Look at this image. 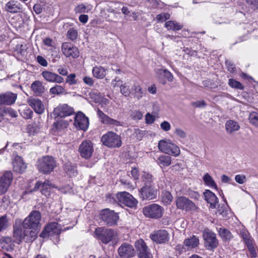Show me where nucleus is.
Returning a JSON list of instances; mask_svg holds the SVG:
<instances>
[{
    "mask_svg": "<svg viewBox=\"0 0 258 258\" xmlns=\"http://www.w3.org/2000/svg\"><path fill=\"white\" fill-rule=\"evenodd\" d=\"M31 88L36 96H41L45 91L44 86L39 81H35L31 85Z\"/></svg>",
    "mask_w": 258,
    "mask_h": 258,
    "instance_id": "7c9ffc66",
    "label": "nucleus"
},
{
    "mask_svg": "<svg viewBox=\"0 0 258 258\" xmlns=\"http://www.w3.org/2000/svg\"><path fill=\"white\" fill-rule=\"evenodd\" d=\"M65 89L61 86L56 85L50 89L49 92L51 94L60 95L64 92Z\"/></svg>",
    "mask_w": 258,
    "mask_h": 258,
    "instance_id": "79ce46f5",
    "label": "nucleus"
},
{
    "mask_svg": "<svg viewBox=\"0 0 258 258\" xmlns=\"http://www.w3.org/2000/svg\"><path fill=\"white\" fill-rule=\"evenodd\" d=\"M107 70L101 66H95L92 69V74L94 77L102 79L105 77Z\"/></svg>",
    "mask_w": 258,
    "mask_h": 258,
    "instance_id": "2f4dec72",
    "label": "nucleus"
},
{
    "mask_svg": "<svg viewBox=\"0 0 258 258\" xmlns=\"http://www.w3.org/2000/svg\"><path fill=\"white\" fill-rule=\"evenodd\" d=\"M155 119V117L150 113H147L145 115L146 122L147 124L153 123L154 122Z\"/></svg>",
    "mask_w": 258,
    "mask_h": 258,
    "instance_id": "338daca9",
    "label": "nucleus"
},
{
    "mask_svg": "<svg viewBox=\"0 0 258 258\" xmlns=\"http://www.w3.org/2000/svg\"><path fill=\"white\" fill-rule=\"evenodd\" d=\"M41 74L44 79L49 82H55L59 84L62 83L64 81L62 77L49 71H43Z\"/></svg>",
    "mask_w": 258,
    "mask_h": 258,
    "instance_id": "b1692460",
    "label": "nucleus"
},
{
    "mask_svg": "<svg viewBox=\"0 0 258 258\" xmlns=\"http://www.w3.org/2000/svg\"><path fill=\"white\" fill-rule=\"evenodd\" d=\"M36 166L39 172L48 174L56 167V162L52 156H45L38 159Z\"/></svg>",
    "mask_w": 258,
    "mask_h": 258,
    "instance_id": "7ed1b4c3",
    "label": "nucleus"
},
{
    "mask_svg": "<svg viewBox=\"0 0 258 258\" xmlns=\"http://www.w3.org/2000/svg\"><path fill=\"white\" fill-rule=\"evenodd\" d=\"M162 76H163L169 82H172L173 80L172 74L166 69H158L157 70V77L160 79Z\"/></svg>",
    "mask_w": 258,
    "mask_h": 258,
    "instance_id": "4c0bfd02",
    "label": "nucleus"
},
{
    "mask_svg": "<svg viewBox=\"0 0 258 258\" xmlns=\"http://www.w3.org/2000/svg\"><path fill=\"white\" fill-rule=\"evenodd\" d=\"M27 103L36 113L41 114L44 112V105L39 99L30 97L28 99Z\"/></svg>",
    "mask_w": 258,
    "mask_h": 258,
    "instance_id": "5701e85b",
    "label": "nucleus"
},
{
    "mask_svg": "<svg viewBox=\"0 0 258 258\" xmlns=\"http://www.w3.org/2000/svg\"><path fill=\"white\" fill-rule=\"evenodd\" d=\"M173 199L171 194L167 191L164 192L162 194V201L165 205H169Z\"/></svg>",
    "mask_w": 258,
    "mask_h": 258,
    "instance_id": "37998d69",
    "label": "nucleus"
},
{
    "mask_svg": "<svg viewBox=\"0 0 258 258\" xmlns=\"http://www.w3.org/2000/svg\"><path fill=\"white\" fill-rule=\"evenodd\" d=\"M108 202L113 204L124 205L131 208L137 207L138 201L130 193L126 191L118 192L114 196L108 195L107 197Z\"/></svg>",
    "mask_w": 258,
    "mask_h": 258,
    "instance_id": "f03ea898",
    "label": "nucleus"
},
{
    "mask_svg": "<svg viewBox=\"0 0 258 258\" xmlns=\"http://www.w3.org/2000/svg\"><path fill=\"white\" fill-rule=\"evenodd\" d=\"M170 18V15L168 13H163L160 14L156 16V19L158 21H165Z\"/></svg>",
    "mask_w": 258,
    "mask_h": 258,
    "instance_id": "052dcab7",
    "label": "nucleus"
},
{
    "mask_svg": "<svg viewBox=\"0 0 258 258\" xmlns=\"http://www.w3.org/2000/svg\"><path fill=\"white\" fill-rule=\"evenodd\" d=\"M143 213L148 218L159 219L162 217L164 209L157 204H152L143 208Z\"/></svg>",
    "mask_w": 258,
    "mask_h": 258,
    "instance_id": "6e6552de",
    "label": "nucleus"
},
{
    "mask_svg": "<svg viewBox=\"0 0 258 258\" xmlns=\"http://www.w3.org/2000/svg\"><path fill=\"white\" fill-rule=\"evenodd\" d=\"M95 234L97 239L106 244L115 239L117 236V233L114 230L103 227L97 228Z\"/></svg>",
    "mask_w": 258,
    "mask_h": 258,
    "instance_id": "0eeeda50",
    "label": "nucleus"
},
{
    "mask_svg": "<svg viewBox=\"0 0 258 258\" xmlns=\"http://www.w3.org/2000/svg\"><path fill=\"white\" fill-rule=\"evenodd\" d=\"M161 128L164 131L167 132L171 129V125L167 121H163L160 124Z\"/></svg>",
    "mask_w": 258,
    "mask_h": 258,
    "instance_id": "0e129e2a",
    "label": "nucleus"
},
{
    "mask_svg": "<svg viewBox=\"0 0 258 258\" xmlns=\"http://www.w3.org/2000/svg\"><path fill=\"white\" fill-rule=\"evenodd\" d=\"M5 10L11 13H17L22 10V5L17 1L12 0L6 4Z\"/></svg>",
    "mask_w": 258,
    "mask_h": 258,
    "instance_id": "cd10ccee",
    "label": "nucleus"
},
{
    "mask_svg": "<svg viewBox=\"0 0 258 258\" xmlns=\"http://www.w3.org/2000/svg\"><path fill=\"white\" fill-rule=\"evenodd\" d=\"M143 181L144 182V185H154L153 182L152 175L149 173L144 172L142 175Z\"/></svg>",
    "mask_w": 258,
    "mask_h": 258,
    "instance_id": "ea45409f",
    "label": "nucleus"
},
{
    "mask_svg": "<svg viewBox=\"0 0 258 258\" xmlns=\"http://www.w3.org/2000/svg\"><path fill=\"white\" fill-rule=\"evenodd\" d=\"M240 128L239 123L233 120H228L225 123V129L228 134L232 135Z\"/></svg>",
    "mask_w": 258,
    "mask_h": 258,
    "instance_id": "c756f323",
    "label": "nucleus"
},
{
    "mask_svg": "<svg viewBox=\"0 0 258 258\" xmlns=\"http://www.w3.org/2000/svg\"><path fill=\"white\" fill-rule=\"evenodd\" d=\"M135 247L139 258H153L150 250L143 239L137 240L135 242Z\"/></svg>",
    "mask_w": 258,
    "mask_h": 258,
    "instance_id": "a211bd4d",
    "label": "nucleus"
},
{
    "mask_svg": "<svg viewBox=\"0 0 258 258\" xmlns=\"http://www.w3.org/2000/svg\"><path fill=\"white\" fill-rule=\"evenodd\" d=\"M97 115L99 117L100 121L103 124L115 126L120 125V122L119 121L110 118L100 109L97 110Z\"/></svg>",
    "mask_w": 258,
    "mask_h": 258,
    "instance_id": "393cba45",
    "label": "nucleus"
},
{
    "mask_svg": "<svg viewBox=\"0 0 258 258\" xmlns=\"http://www.w3.org/2000/svg\"><path fill=\"white\" fill-rule=\"evenodd\" d=\"M205 184L211 188L217 189L218 188L217 185L212 177V176L208 173H206L203 177Z\"/></svg>",
    "mask_w": 258,
    "mask_h": 258,
    "instance_id": "f704fd0d",
    "label": "nucleus"
},
{
    "mask_svg": "<svg viewBox=\"0 0 258 258\" xmlns=\"http://www.w3.org/2000/svg\"><path fill=\"white\" fill-rule=\"evenodd\" d=\"M156 162L161 168L167 167L171 163V157L168 155H162L157 158Z\"/></svg>",
    "mask_w": 258,
    "mask_h": 258,
    "instance_id": "473e14b6",
    "label": "nucleus"
},
{
    "mask_svg": "<svg viewBox=\"0 0 258 258\" xmlns=\"http://www.w3.org/2000/svg\"><path fill=\"white\" fill-rule=\"evenodd\" d=\"M78 151L82 158L85 159H90L94 152L92 142L90 140L83 141L79 147Z\"/></svg>",
    "mask_w": 258,
    "mask_h": 258,
    "instance_id": "ddd939ff",
    "label": "nucleus"
},
{
    "mask_svg": "<svg viewBox=\"0 0 258 258\" xmlns=\"http://www.w3.org/2000/svg\"><path fill=\"white\" fill-rule=\"evenodd\" d=\"M139 191L143 200H151L156 198L157 191L154 188V185H144Z\"/></svg>",
    "mask_w": 258,
    "mask_h": 258,
    "instance_id": "412c9836",
    "label": "nucleus"
},
{
    "mask_svg": "<svg viewBox=\"0 0 258 258\" xmlns=\"http://www.w3.org/2000/svg\"><path fill=\"white\" fill-rule=\"evenodd\" d=\"M240 234L246 245L252 242L253 239L247 230L245 229L241 230Z\"/></svg>",
    "mask_w": 258,
    "mask_h": 258,
    "instance_id": "58836bf2",
    "label": "nucleus"
},
{
    "mask_svg": "<svg viewBox=\"0 0 258 258\" xmlns=\"http://www.w3.org/2000/svg\"><path fill=\"white\" fill-rule=\"evenodd\" d=\"M218 232L223 241H229L232 238L231 233L227 229L220 228L218 230Z\"/></svg>",
    "mask_w": 258,
    "mask_h": 258,
    "instance_id": "e433bc0d",
    "label": "nucleus"
},
{
    "mask_svg": "<svg viewBox=\"0 0 258 258\" xmlns=\"http://www.w3.org/2000/svg\"><path fill=\"white\" fill-rule=\"evenodd\" d=\"M90 9L83 4L78 5L74 9V11L76 13H88Z\"/></svg>",
    "mask_w": 258,
    "mask_h": 258,
    "instance_id": "de8ad7c7",
    "label": "nucleus"
},
{
    "mask_svg": "<svg viewBox=\"0 0 258 258\" xmlns=\"http://www.w3.org/2000/svg\"><path fill=\"white\" fill-rule=\"evenodd\" d=\"M100 218L109 226H113L116 224L119 219L118 214L114 211L109 209L102 210L100 212Z\"/></svg>",
    "mask_w": 258,
    "mask_h": 258,
    "instance_id": "9b49d317",
    "label": "nucleus"
},
{
    "mask_svg": "<svg viewBox=\"0 0 258 258\" xmlns=\"http://www.w3.org/2000/svg\"><path fill=\"white\" fill-rule=\"evenodd\" d=\"M102 144L108 148H119L122 145L120 136L113 132H108L101 139Z\"/></svg>",
    "mask_w": 258,
    "mask_h": 258,
    "instance_id": "39448f33",
    "label": "nucleus"
},
{
    "mask_svg": "<svg viewBox=\"0 0 258 258\" xmlns=\"http://www.w3.org/2000/svg\"><path fill=\"white\" fill-rule=\"evenodd\" d=\"M205 200L210 204V208L212 209L216 208L218 204V199L216 196L209 189L205 190L204 192Z\"/></svg>",
    "mask_w": 258,
    "mask_h": 258,
    "instance_id": "bb28decb",
    "label": "nucleus"
},
{
    "mask_svg": "<svg viewBox=\"0 0 258 258\" xmlns=\"http://www.w3.org/2000/svg\"><path fill=\"white\" fill-rule=\"evenodd\" d=\"M66 83H68L70 85L76 84L77 81L76 79V75L75 74H71L67 76Z\"/></svg>",
    "mask_w": 258,
    "mask_h": 258,
    "instance_id": "5fc2aeb1",
    "label": "nucleus"
},
{
    "mask_svg": "<svg viewBox=\"0 0 258 258\" xmlns=\"http://www.w3.org/2000/svg\"><path fill=\"white\" fill-rule=\"evenodd\" d=\"M17 98V95L11 92H7L0 95V105H11L15 103Z\"/></svg>",
    "mask_w": 258,
    "mask_h": 258,
    "instance_id": "a878e982",
    "label": "nucleus"
},
{
    "mask_svg": "<svg viewBox=\"0 0 258 258\" xmlns=\"http://www.w3.org/2000/svg\"><path fill=\"white\" fill-rule=\"evenodd\" d=\"M228 85L233 88L240 90H243L244 89V87L239 82L233 79H230L229 80Z\"/></svg>",
    "mask_w": 258,
    "mask_h": 258,
    "instance_id": "a18cd8bd",
    "label": "nucleus"
},
{
    "mask_svg": "<svg viewBox=\"0 0 258 258\" xmlns=\"http://www.w3.org/2000/svg\"><path fill=\"white\" fill-rule=\"evenodd\" d=\"M43 43L48 47H50L53 49L55 48L54 42L49 37L46 38L43 40Z\"/></svg>",
    "mask_w": 258,
    "mask_h": 258,
    "instance_id": "680f3d73",
    "label": "nucleus"
},
{
    "mask_svg": "<svg viewBox=\"0 0 258 258\" xmlns=\"http://www.w3.org/2000/svg\"><path fill=\"white\" fill-rule=\"evenodd\" d=\"M235 180L238 183L242 184L246 181L247 179L245 175L237 174L235 176Z\"/></svg>",
    "mask_w": 258,
    "mask_h": 258,
    "instance_id": "13d9d810",
    "label": "nucleus"
},
{
    "mask_svg": "<svg viewBox=\"0 0 258 258\" xmlns=\"http://www.w3.org/2000/svg\"><path fill=\"white\" fill-rule=\"evenodd\" d=\"M37 237L35 230H30L25 228L22 220L19 218L16 219L13 225V241L20 243L23 240L26 242L34 241Z\"/></svg>",
    "mask_w": 258,
    "mask_h": 258,
    "instance_id": "f257e3e1",
    "label": "nucleus"
},
{
    "mask_svg": "<svg viewBox=\"0 0 258 258\" xmlns=\"http://www.w3.org/2000/svg\"><path fill=\"white\" fill-rule=\"evenodd\" d=\"M174 134L179 138L181 139H184L186 137V132L182 129L179 127L175 128Z\"/></svg>",
    "mask_w": 258,
    "mask_h": 258,
    "instance_id": "6e6d98bb",
    "label": "nucleus"
},
{
    "mask_svg": "<svg viewBox=\"0 0 258 258\" xmlns=\"http://www.w3.org/2000/svg\"><path fill=\"white\" fill-rule=\"evenodd\" d=\"M33 114L32 110L28 107L24 109L21 113L22 117L26 119H31L32 117Z\"/></svg>",
    "mask_w": 258,
    "mask_h": 258,
    "instance_id": "3c124183",
    "label": "nucleus"
},
{
    "mask_svg": "<svg viewBox=\"0 0 258 258\" xmlns=\"http://www.w3.org/2000/svg\"><path fill=\"white\" fill-rule=\"evenodd\" d=\"M51 187H53L52 184L49 180H45L42 183V189L41 192L42 194L47 195L50 192V189Z\"/></svg>",
    "mask_w": 258,
    "mask_h": 258,
    "instance_id": "a19ab883",
    "label": "nucleus"
},
{
    "mask_svg": "<svg viewBox=\"0 0 258 258\" xmlns=\"http://www.w3.org/2000/svg\"><path fill=\"white\" fill-rule=\"evenodd\" d=\"M203 237L206 248L210 250H213L218 245V240L216 234L209 230L205 229L203 232Z\"/></svg>",
    "mask_w": 258,
    "mask_h": 258,
    "instance_id": "1a4fd4ad",
    "label": "nucleus"
},
{
    "mask_svg": "<svg viewBox=\"0 0 258 258\" xmlns=\"http://www.w3.org/2000/svg\"><path fill=\"white\" fill-rule=\"evenodd\" d=\"M13 175L11 171H6L0 177V195L6 193L13 181Z\"/></svg>",
    "mask_w": 258,
    "mask_h": 258,
    "instance_id": "aec40b11",
    "label": "nucleus"
},
{
    "mask_svg": "<svg viewBox=\"0 0 258 258\" xmlns=\"http://www.w3.org/2000/svg\"><path fill=\"white\" fill-rule=\"evenodd\" d=\"M89 96L94 102H99L101 100V96L97 92H91L89 93Z\"/></svg>",
    "mask_w": 258,
    "mask_h": 258,
    "instance_id": "864d4df0",
    "label": "nucleus"
},
{
    "mask_svg": "<svg viewBox=\"0 0 258 258\" xmlns=\"http://www.w3.org/2000/svg\"><path fill=\"white\" fill-rule=\"evenodd\" d=\"M61 49L62 54L66 57L76 58L79 56L78 48L71 42H63L61 44Z\"/></svg>",
    "mask_w": 258,
    "mask_h": 258,
    "instance_id": "f8f14e48",
    "label": "nucleus"
},
{
    "mask_svg": "<svg viewBox=\"0 0 258 258\" xmlns=\"http://www.w3.org/2000/svg\"><path fill=\"white\" fill-rule=\"evenodd\" d=\"M131 117L135 120H139L143 118V114L140 110H134L132 112Z\"/></svg>",
    "mask_w": 258,
    "mask_h": 258,
    "instance_id": "603ef678",
    "label": "nucleus"
},
{
    "mask_svg": "<svg viewBox=\"0 0 258 258\" xmlns=\"http://www.w3.org/2000/svg\"><path fill=\"white\" fill-rule=\"evenodd\" d=\"M14 171L18 173L23 172L27 166L20 156H16L13 162Z\"/></svg>",
    "mask_w": 258,
    "mask_h": 258,
    "instance_id": "c85d7f7f",
    "label": "nucleus"
},
{
    "mask_svg": "<svg viewBox=\"0 0 258 258\" xmlns=\"http://www.w3.org/2000/svg\"><path fill=\"white\" fill-rule=\"evenodd\" d=\"M145 134V132L141 131L140 129H136L134 132V135L139 140H141L144 136Z\"/></svg>",
    "mask_w": 258,
    "mask_h": 258,
    "instance_id": "69168bd1",
    "label": "nucleus"
},
{
    "mask_svg": "<svg viewBox=\"0 0 258 258\" xmlns=\"http://www.w3.org/2000/svg\"><path fill=\"white\" fill-rule=\"evenodd\" d=\"M165 27L168 30L178 31L183 28V25L173 20L167 21L164 24Z\"/></svg>",
    "mask_w": 258,
    "mask_h": 258,
    "instance_id": "72a5a7b5",
    "label": "nucleus"
},
{
    "mask_svg": "<svg viewBox=\"0 0 258 258\" xmlns=\"http://www.w3.org/2000/svg\"><path fill=\"white\" fill-rule=\"evenodd\" d=\"M117 252L121 258H131L135 255L136 250L133 245L123 242L118 247Z\"/></svg>",
    "mask_w": 258,
    "mask_h": 258,
    "instance_id": "2eb2a0df",
    "label": "nucleus"
},
{
    "mask_svg": "<svg viewBox=\"0 0 258 258\" xmlns=\"http://www.w3.org/2000/svg\"><path fill=\"white\" fill-rule=\"evenodd\" d=\"M39 127L36 123L29 124L27 127V132L29 135H34L39 131Z\"/></svg>",
    "mask_w": 258,
    "mask_h": 258,
    "instance_id": "c03bdc74",
    "label": "nucleus"
},
{
    "mask_svg": "<svg viewBox=\"0 0 258 258\" xmlns=\"http://www.w3.org/2000/svg\"><path fill=\"white\" fill-rule=\"evenodd\" d=\"M176 205L178 209L186 211H195L197 207L188 198L181 196L176 199Z\"/></svg>",
    "mask_w": 258,
    "mask_h": 258,
    "instance_id": "4468645a",
    "label": "nucleus"
},
{
    "mask_svg": "<svg viewBox=\"0 0 258 258\" xmlns=\"http://www.w3.org/2000/svg\"><path fill=\"white\" fill-rule=\"evenodd\" d=\"M150 237L156 243L162 244L167 242L170 238L169 233L167 230L161 229L152 233Z\"/></svg>",
    "mask_w": 258,
    "mask_h": 258,
    "instance_id": "dca6fc26",
    "label": "nucleus"
},
{
    "mask_svg": "<svg viewBox=\"0 0 258 258\" xmlns=\"http://www.w3.org/2000/svg\"><path fill=\"white\" fill-rule=\"evenodd\" d=\"M9 226L8 220L6 215L0 217V232L6 229Z\"/></svg>",
    "mask_w": 258,
    "mask_h": 258,
    "instance_id": "8fccbe9b",
    "label": "nucleus"
},
{
    "mask_svg": "<svg viewBox=\"0 0 258 258\" xmlns=\"http://www.w3.org/2000/svg\"><path fill=\"white\" fill-rule=\"evenodd\" d=\"M60 224L57 223H51L48 224L42 232L41 236L43 238L53 235L58 236L61 232Z\"/></svg>",
    "mask_w": 258,
    "mask_h": 258,
    "instance_id": "f3484780",
    "label": "nucleus"
},
{
    "mask_svg": "<svg viewBox=\"0 0 258 258\" xmlns=\"http://www.w3.org/2000/svg\"><path fill=\"white\" fill-rule=\"evenodd\" d=\"M120 92L125 97L129 96L130 94V90L128 86L125 84L120 86Z\"/></svg>",
    "mask_w": 258,
    "mask_h": 258,
    "instance_id": "4d7b16f0",
    "label": "nucleus"
},
{
    "mask_svg": "<svg viewBox=\"0 0 258 258\" xmlns=\"http://www.w3.org/2000/svg\"><path fill=\"white\" fill-rule=\"evenodd\" d=\"M250 122L256 127H258V113L255 112H251L249 116Z\"/></svg>",
    "mask_w": 258,
    "mask_h": 258,
    "instance_id": "09e8293b",
    "label": "nucleus"
},
{
    "mask_svg": "<svg viewBox=\"0 0 258 258\" xmlns=\"http://www.w3.org/2000/svg\"><path fill=\"white\" fill-rule=\"evenodd\" d=\"M74 112L73 109L66 104H60L54 108L53 114L54 117H63L71 115Z\"/></svg>",
    "mask_w": 258,
    "mask_h": 258,
    "instance_id": "4be33fe9",
    "label": "nucleus"
},
{
    "mask_svg": "<svg viewBox=\"0 0 258 258\" xmlns=\"http://www.w3.org/2000/svg\"><path fill=\"white\" fill-rule=\"evenodd\" d=\"M37 62L43 67H46L48 65L47 60L42 56L39 55L37 57Z\"/></svg>",
    "mask_w": 258,
    "mask_h": 258,
    "instance_id": "774afa93",
    "label": "nucleus"
},
{
    "mask_svg": "<svg viewBox=\"0 0 258 258\" xmlns=\"http://www.w3.org/2000/svg\"><path fill=\"white\" fill-rule=\"evenodd\" d=\"M78 36V33L77 30L73 28H70L67 32V37L72 41L76 40Z\"/></svg>",
    "mask_w": 258,
    "mask_h": 258,
    "instance_id": "49530a36",
    "label": "nucleus"
},
{
    "mask_svg": "<svg viewBox=\"0 0 258 258\" xmlns=\"http://www.w3.org/2000/svg\"><path fill=\"white\" fill-rule=\"evenodd\" d=\"M41 3H43L41 2L40 3H37L33 7V10L37 14H40L42 11V7L44 5Z\"/></svg>",
    "mask_w": 258,
    "mask_h": 258,
    "instance_id": "e2e57ef3",
    "label": "nucleus"
},
{
    "mask_svg": "<svg viewBox=\"0 0 258 258\" xmlns=\"http://www.w3.org/2000/svg\"><path fill=\"white\" fill-rule=\"evenodd\" d=\"M89 124L88 118L84 113L79 112L76 114L74 124L77 129L86 131L88 128Z\"/></svg>",
    "mask_w": 258,
    "mask_h": 258,
    "instance_id": "6ab92c4d",
    "label": "nucleus"
},
{
    "mask_svg": "<svg viewBox=\"0 0 258 258\" xmlns=\"http://www.w3.org/2000/svg\"><path fill=\"white\" fill-rule=\"evenodd\" d=\"M64 170L70 176H75L77 174L76 167L71 162L64 164Z\"/></svg>",
    "mask_w": 258,
    "mask_h": 258,
    "instance_id": "c9c22d12",
    "label": "nucleus"
},
{
    "mask_svg": "<svg viewBox=\"0 0 258 258\" xmlns=\"http://www.w3.org/2000/svg\"><path fill=\"white\" fill-rule=\"evenodd\" d=\"M199 244V239L195 235L185 239L183 244H178L176 245L175 249L179 253L184 252L187 250L197 247Z\"/></svg>",
    "mask_w": 258,
    "mask_h": 258,
    "instance_id": "9d476101",
    "label": "nucleus"
},
{
    "mask_svg": "<svg viewBox=\"0 0 258 258\" xmlns=\"http://www.w3.org/2000/svg\"><path fill=\"white\" fill-rule=\"evenodd\" d=\"M134 88L135 91V93L136 94L137 99H140L142 97L143 93L142 88L140 85L135 84L134 86Z\"/></svg>",
    "mask_w": 258,
    "mask_h": 258,
    "instance_id": "bf43d9fd",
    "label": "nucleus"
},
{
    "mask_svg": "<svg viewBox=\"0 0 258 258\" xmlns=\"http://www.w3.org/2000/svg\"><path fill=\"white\" fill-rule=\"evenodd\" d=\"M158 148L162 152L174 157H178L180 154V150L178 146L170 140L160 141L158 143Z\"/></svg>",
    "mask_w": 258,
    "mask_h": 258,
    "instance_id": "423d86ee",
    "label": "nucleus"
},
{
    "mask_svg": "<svg viewBox=\"0 0 258 258\" xmlns=\"http://www.w3.org/2000/svg\"><path fill=\"white\" fill-rule=\"evenodd\" d=\"M41 214L38 211H31L28 216L22 221L25 228H28L30 230H35L36 235L40 227Z\"/></svg>",
    "mask_w": 258,
    "mask_h": 258,
    "instance_id": "20e7f679",
    "label": "nucleus"
}]
</instances>
